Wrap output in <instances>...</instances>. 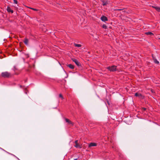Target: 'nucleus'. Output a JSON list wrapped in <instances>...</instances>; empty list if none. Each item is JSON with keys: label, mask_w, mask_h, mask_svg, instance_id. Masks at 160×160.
Wrapping results in <instances>:
<instances>
[{"label": "nucleus", "mask_w": 160, "mask_h": 160, "mask_svg": "<svg viewBox=\"0 0 160 160\" xmlns=\"http://www.w3.org/2000/svg\"><path fill=\"white\" fill-rule=\"evenodd\" d=\"M2 76L4 78H8L11 77V75L10 73L8 72H3L1 73Z\"/></svg>", "instance_id": "1"}, {"label": "nucleus", "mask_w": 160, "mask_h": 160, "mask_svg": "<svg viewBox=\"0 0 160 160\" xmlns=\"http://www.w3.org/2000/svg\"><path fill=\"white\" fill-rule=\"evenodd\" d=\"M117 66L113 65L111 67H108L107 68V69L109 70L110 72H114L116 70Z\"/></svg>", "instance_id": "2"}, {"label": "nucleus", "mask_w": 160, "mask_h": 160, "mask_svg": "<svg viewBox=\"0 0 160 160\" xmlns=\"http://www.w3.org/2000/svg\"><path fill=\"white\" fill-rule=\"evenodd\" d=\"M72 60L73 62H75L76 64L77 65L78 67H80L81 66V64L80 62H79L77 59H76L74 58H72Z\"/></svg>", "instance_id": "3"}, {"label": "nucleus", "mask_w": 160, "mask_h": 160, "mask_svg": "<svg viewBox=\"0 0 160 160\" xmlns=\"http://www.w3.org/2000/svg\"><path fill=\"white\" fill-rule=\"evenodd\" d=\"M75 145L74 146L78 148H81V147L78 143V141L77 140H76L75 141Z\"/></svg>", "instance_id": "4"}, {"label": "nucleus", "mask_w": 160, "mask_h": 160, "mask_svg": "<svg viewBox=\"0 0 160 160\" xmlns=\"http://www.w3.org/2000/svg\"><path fill=\"white\" fill-rule=\"evenodd\" d=\"M101 20L103 22H105L108 20L106 16H102L101 18Z\"/></svg>", "instance_id": "5"}, {"label": "nucleus", "mask_w": 160, "mask_h": 160, "mask_svg": "<svg viewBox=\"0 0 160 160\" xmlns=\"http://www.w3.org/2000/svg\"><path fill=\"white\" fill-rule=\"evenodd\" d=\"M65 120L66 122H68L69 124H71L72 126L74 125V123L73 122H72L70 120H69V119H68L67 118H65Z\"/></svg>", "instance_id": "6"}, {"label": "nucleus", "mask_w": 160, "mask_h": 160, "mask_svg": "<svg viewBox=\"0 0 160 160\" xmlns=\"http://www.w3.org/2000/svg\"><path fill=\"white\" fill-rule=\"evenodd\" d=\"M135 96L136 97H138L139 98H142V96L141 94L138 92H136L135 94Z\"/></svg>", "instance_id": "7"}, {"label": "nucleus", "mask_w": 160, "mask_h": 160, "mask_svg": "<svg viewBox=\"0 0 160 160\" xmlns=\"http://www.w3.org/2000/svg\"><path fill=\"white\" fill-rule=\"evenodd\" d=\"M152 7L154 8L157 11L160 12V7L158 6H152Z\"/></svg>", "instance_id": "8"}, {"label": "nucleus", "mask_w": 160, "mask_h": 160, "mask_svg": "<svg viewBox=\"0 0 160 160\" xmlns=\"http://www.w3.org/2000/svg\"><path fill=\"white\" fill-rule=\"evenodd\" d=\"M152 7L154 8L157 11L160 12V7L158 6H152Z\"/></svg>", "instance_id": "9"}, {"label": "nucleus", "mask_w": 160, "mask_h": 160, "mask_svg": "<svg viewBox=\"0 0 160 160\" xmlns=\"http://www.w3.org/2000/svg\"><path fill=\"white\" fill-rule=\"evenodd\" d=\"M97 146V144L96 143L94 142H91L90 143L89 145V147H93V146Z\"/></svg>", "instance_id": "10"}, {"label": "nucleus", "mask_w": 160, "mask_h": 160, "mask_svg": "<svg viewBox=\"0 0 160 160\" xmlns=\"http://www.w3.org/2000/svg\"><path fill=\"white\" fill-rule=\"evenodd\" d=\"M7 10L8 12H11L12 13L13 12V11L12 10L9 6L7 7Z\"/></svg>", "instance_id": "11"}, {"label": "nucleus", "mask_w": 160, "mask_h": 160, "mask_svg": "<svg viewBox=\"0 0 160 160\" xmlns=\"http://www.w3.org/2000/svg\"><path fill=\"white\" fill-rule=\"evenodd\" d=\"M152 57L153 59L154 62L156 64H158L159 63V62L155 58V57H154L152 55Z\"/></svg>", "instance_id": "12"}, {"label": "nucleus", "mask_w": 160, "mask_h": 160, "mask_svg": "<svg viewBox=\"0 0 160 160\" xmlns=\"http://www.w3.org/2000/svg\"><path fill=\"white\" fill-rule=\"evenodd\" d=\"M102 5L103 6L106 5L108 4V2L107 1L103 0V1H102Z\"/></svg>", "instance_id": "13"}, {"label": "nucleus", "mask_w": 160, "mask_h": 160, "mask_svg": "<svg viewBox=\"0 0 160 160\" xmlns=\"http://www.w3.org/2000/svg\"><path fill=\"white\" fill-rule=\"evenodd\" d=\"M23 42H24V43L25 44H26V45H28V41L27 38H25Z\"/></svg>", "instance_id": "14"}, {"label": "nucleus", "mask_w": 160, "mask_h": 160, "mask_svg": "<svg viewBox=\"0 0 160 160\" xmlns=\"http://www.w3.org/2000/svg\"><path fill=\"white\" fill-rule=\"evenodd\" d=\"M67 66L69 67L70 68L73 69L74 68V66L71 64H69L67 65Z\"/></svg>", "instance_id": "15"}, {"label": "nucleus", "mask_w": 160, "mask_h": 160, "mask_svg": "<svg viewBox=\"0 0 160 160\" xmlns=\"http://www.w3.org/2000/svg\"><path fill=\"white\" fill-rule=\"evenodd\" d=\"M74 45L76 47H80L82 46L80 44H77L75 43H74Z\"/></svg>", "instance_id": "16"}, {"label": "nucleus", "mask_w": 160, "mask_h": 160, "mask_svg": "<svg viewBox=\"0 0 160 160\" xmlns=\"http://www.w3.org/2000/svg\"><path fill=\"white\" fill-rule=\"evenodd\" d=\"M146 34L147 35H150L151 36H152V35H153V34L152 32H146Z\"/></svg>", "instance_id": "17"}, {"label": "nucleus", "mask_w": 160, "mask_h": 160, "mask_svg": "<svg viewBox=\"0 0 160 160\" xmlns=\"http://www.w3.org/2000/svg\"><path fill=\"white\" fill-rule=\"evenodd\" d=\"M102 28L104 29H106L107 28V26L106 25L103 24L102 26Z\"/></svg>", "instance_id": "18"}, {"label": "nucleus", "mask_w": 160, "mask_h": 160, "mask_svg": "<svg viewBox=\"0 0 160 160\" xmlns=\"http://www.w3.org/2000/svg\"><path fill=\"white\" fill-rule=\"evenodd\" d=\"M59 97L60 98H61L62 99H64V98L63 97L62 95L61 94H60L59 95Z\"/></svg>", "instance_id": "19"}, {"label": "nucleus", "mask_w": 160, "mask_h": 160, "mask_svg": "<svg viewBox=\"0 0 160 160\" xmlns=\"http://www.w3.org/2000/svg\"><path fill=\"white\" fill-rule=\"evenodd\" d=\"M28 8L34 10V11H38V9H36V8H30V7H28Z\"/></svg>", "instance_id": "20"}, {"label": "nucleus", "mask_w": 160, "mask_h": 160, "mask_svg": "<svg viewBox=\"0 0 160 160\" xmlns=\"http://www.w3.org/2000/svg\"><path fill=\"white\" fill-rule=\"evenodd\" d=\"M146 108H142V112H144L146 111Z\"/></svg>", "instance_id": "21"}, {"label": "nucleus", "mask_w": 160, "mask_h": 160, "mask_svg": "<svg viewBox=\"0 0 160 160\" xmlns=\"http://www.w3.org/2000/svg\"><path fill=\"white\" fill-rule=\"evenodd\" d=\"M14 1V2L15 4H17L18 3V1L17 0H13Z\"/></svg>", "instance_id": "22"}, {"label": "nucleus", "mask_w": 160, "mask_h": 160, "mask_svg": "<svg viewBox=\"0 0 160 160\" xmlns=\"http://www.w3.org/2000/svg\"><path fill=\"white\" fill-rule=\"evenodd\" d=\"M107 102H108V104L109 105V101H107Z\"/></svg>", "instance_id": "23"}, {"label": "nucleus", "mask_w": 160, "mask_h": 160, "mask_svg": "<svg viewBox=\"0 0 160 160\" xmlns=\"http://www.w3.org/2000/svg\"><path fill=\"white\" fill-rule=\"evenodd\" d=\"M17 158L18 159V160H20L17 157Z\"/></svg>", "instance_id": "24"}, {"label": "nucleus", "mask_w": 160, "mask_h": 160, "mask_svg": "<svg viewBox=\"0 0 160 160\" xmlns=\"http://www.w3.org/2000/svg\"><path fill=\"white\" fill-rule=\"evenodd\" d=\"M17 158L18 159V160H20L17 157Z\"/></svg>", "instance_id": "25"}, {"label": "nucleus", "mask_w": 160, "mask_h": 160, "mask_svg": "<svg viewBox=\"0 0 160 160\" xmlns=\"http://www.w3.org/2000/svg\"><path fill=\"white\" fill-rule=\"evenodd\" d=\"M74 160H77V158L76 159H74Z\"/></svg>", "instance_id": "26"}, {"label": "nucleus", "mask_w": 160, "mask_h": 160, "mask_svg": "<svg viewBox=\"0 0 160 160\" xmlns=\"http://www.w3.org/2000/svg\"><path fill=\"white\" fill-rule=\"evenodd\" d=\"M118 10H121V9H118Z\"/></svg>", "instance_id": "27"}, {"label": "nucleus", "mask_w": 160, "mask_h": 160, "mask_svg": "<svg viewBox=\"0 0 160 160\" xmlns=\"http://www.w3.org/2000/svg\"><path fill=\"white\" fill-rule=\"evenodd\" d=\"M20 87H22V86L21 85V86H20Z\"/></svg>", "instance_id": "28"}, {"label": "nucleus", "mask_w": 160, "mask_h": 160, "mask_svg": "<svg viewBox=\"0 0 160 160\" xmlns=\"http://www.w3.org/2000/svg\"><path fill=\"white\" fill-rule=\"evenodd\" d=\"M159 39H160V38H159Z\"/></svg>", "instance_id": "29"}]
</instances>
